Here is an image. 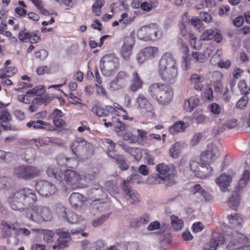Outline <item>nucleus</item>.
<instances>
[{"label": "nucleus", "instance_id": "obj_1", "mask_svg": "<svg viewBox=\"0 0 250 250\" xmlns=\"http://www.w3.org/2000/svg\"><path fill=\"white\" fill-rule=\"evenodd\" d=\"M37 200L35 190L28 188L11 193L8 198L12 209L26 211V217L30 221L39 224L51 221L53 215L49 208L39 205L33 206Z\"/></svg>", "mask_w": 250, "mask_h": 250}, {"label": "nucleus", "instance_id": "obj_2", "mask_svg": "<svg viewBox=\"0 0 250 250\" xmlns=\"http://www.w3.org/2000/svg\"><path fill=\"white\" fill-rule=\"evenodd\" d=\"M159 173L154 174L148 178V182L150 184H165L167 187L176 184L175 178L177 175V170L173 164L161 163L156 167Z\"/></svg>", "mask_w": 250, "mask_h": 250}, {"label": "nucleus", "instance_id": "obj_3", "mask_svg": "<svg viewBox=\"0 0 250 250\" xmlns=\"http://www.w3.org/2000/svg\"><path fill=\"white\" fill-rule=\"evenodd\" d=\"M149 95L162 104H167L172 99L171 88L166 84L155 83L150 84L148 89Z\"/></svg>", "mask_w": 250, "mask_h": 250}, {"label": "nucleus", "instance_id": "obj_4", "mask_svg": "<svg viewBox=\"0 0 250 250\" xmlns=\"http://www.w3.org/2000/svg\"><path fill=\"white\" fill-rule=\"evenodd\" d=\"M226 235L233 238L227 246L228 250H250V235L246 236L238 232L226 231Z\"/></svg>", "mask_w": 250, "mask_h": 250}, {"label": "nucleus", "instance_id": "obj_5", "mask_svg": "<svg viewBox=\"0 0 250 250\" xmlns=\"http://www.w3.org/2000/svg\"><path fill=\"white\" fill-rule=\"evenodd\" d=\"M118 65V59L114 55H107L101 59L100 68L103 75L109 77L114 73Z\"/></svg>", "mask_w": 250, "mask_h": 250}, {"label": "nucleus", "instance_id": "obj_6", "mask_svg": "<svg viewBox=\"0 0 250 250\" xmlns=\"http://www.w3.org/2000/svg\"><path fill=\"white\" fill-rule=\"evenodd\" d=\"M0 226L2 236L3 238H7V244L17 245L19 243L17 237L18 223H11L3 221Z\"/></svg>", "mask_w": 250, "mask_h": 250}, {"label": "nucleus", "instance_id": "obj_7", "mask_svg": "<svg viewBox=\"0 0 250 250\" xmlns=\"http://www.w3.org/2000/svg\"><path fill=\"white\" fill-rule=\"evenodd\" d=\"M13 173L18 178L28 180L38 176L40 174V171L36 167L24 165L15 167Z\"/></svg>", "mask_w": 250, "mask_h": 250}, {"label": "nucleus", "instance_id": "obj_8", "mask_svg": "<svg viewBox=\"0 0 250 250\" xmlns=\"http://www.w3.org/2000/svg\"><path fill=\"white\" fill-rule=\"evenodd\" d=\"M91 144L82 138H77L70 146L73 153L78 158L84 157L87 158L90 157V156L86 155L84 152L88 149H91Z\"/></svg>", "mask_w": 250, "mask_h": 250}, {"label": "nucleus", "instance_id": "obj_9", "mask_svg": "<svg viewBox=\"0 0 250 250\" xmlns=\"http://www.w3.org/2000/svg\"><path fill=\"white\" fill-rule=\"evenodd\" d=\"M62 176L64 181L71 188L76 189L83 187L82 177L75 171L67 170L62 173Z\"/></svg>", "mask_w": 250, "mask_h": 250}, {"label": "nucleus", "instance_id": "obj_10", "mask_svg": "<svg viewBox=\"0 0 250 250\" xmlns=\"http://www.w3.org/2000/svg\"><path fill=\"white\" fill-rule=\"evenodd\" d=\"M35 189L40 195L45 197L53 195L57 191L56 187L53 184L44 180L37 181Z\"/></svg>", "mask_w": 250, "mask_h": 250}, {"label": "nucleus", "instance_id": "obj_11", "mask_svg": "<svg viewBox=\"0 0 250 250\" xmlns=\"http://www.w3.org/2000/svg\"><path fill=\"white\" fill-rule=\"evenodd\" d=\"M157 29L154 23L144 25L138 31L137 37L142 40H151L158 36Z\"/></svg>", "mask_w": 250, "mask_h": 250}, {"label": "nucleus", "instance_id": "obj_12", "mask_svg": "<svg viewBox=\"0 0 250 250\" xmlns=\"http://www.w3.org/2000/svg\"><path fill=\"white\" fill-rule=\"evenodd\" d=\"M55 232L60 236L52 248L54 250H63L68 245V243L70 240V233L68 231H64L63 229H57Z\"/></svg>", "mask_w": 250, "mask_h": 250}, {"label": "nucleus", "instance_id": "obj_13", "mask_svg": "<svg viewBox=\"0 0 250 250\" xmlns=\"http://www.w3.org/2000/svg\"><path fill=\"white\" fill-rule=\"evenodd\" d=\"M134 44L135 41L132 37L130 36L124 38L121 53L125 61L129 60Z\"/></svg>", "mask_w": 250, "mask_h": 250}, {"label": "nucleus", "instance_id": "obj_14", "mask_svg": "<svg viewBox=\"0 0 250 250\" xmlns=\"http://www.w3.org/2000/svg\"><path fill=\"white\" fill-rule=\"evenodd\" d=\"M176 64L175 60L170 53H165L160 61L159 71L177 69Z\"/></svg>", "mask_w": 250, "mask_h": 250}, {"label": "nucleus", "instance_id": "obj_15", "mask_svg": "<svg viewBox=\"0 0 250 250\" xmlns=\"http://www.w3.org/2000/svg\"><path fill=\"white\" fill-rule=\"evenodd\" d=\"M129 78V76L125 71H120L109 84L110 88L112 90H116L122 88Z\"/></svg>", "mask_w": 250, "mask_h": 250}, {"label": "nucleus", "instance_id": "obj_16", "mask_svg": "<svg viewBox=\"0 0 250 250\" xmlns=\"http://www.w3.org/2000/svg\"><path fill=\"white\" fill-rule=\"evenodd\" d=\"M218 153L217 148H214L210 144L208 146L207 149L201 154L200 159L203 163H211L218 158Z\"/></svg>", "mask_w": 250, "mask_h": 250}, {"label": "nucleus", "instance_id": "obj_17", "mask_svg": "<svg viewBox=\"0 0 250 250\" xmlns=\"http://www.w3.org/2000/svg\"><path fill=\"white\" fill-rule=\"evenodd\" d=\"M228 218L229 222L230 228L229 232H237V231L241 229L243 227V224L244 223V220L242 216L238 213H235L234 215L230 214L228 216Z\"/></svg>", "mask_w": 250, "mask_h": 250}, {"label": "nucleus", "instance_id": "obj_18", "mask_svg": "<svg viewBox=\"0 0 250 250\" xmlns=\"http://www.w3.org/2000/svg\"><path fill=\"white\" fill-rule=\"evenodd\" d=\"M159 74L161 79L166 83L173 84L177 80L178 77V69H171L159 71Z\"/></svg>", "mask_w": 250, "mask_h": 250}, {"label": "nucleus", "instance_id": "obj_19", "mask_svg": "<svg viewBox=\"0 0 250 250\" xmlns=\"http://www.w3.org/2000/svg\"><path fill=\"white\" fill-rule=\"evenodd\" d=\"M231 181V177L229 175H227L225 174H222L218 177L215 182L220 187L222 191L225 192L227 190V188Z\"/></svg>", "mask_w": 250, "mask_h": 250}, {"label": "nucleus", "instance_id": "obj_20", "mask_svg": "<svg viewBox=\"0 0 250 250\" xmlns=\"http://www.w3.org/2000/svg\"><path fill=\"white\" fill-rule=\"evenodd\" d=\"M213 169L208 164H205L202 163L200 166V169L197 174H194L195 175L200 178L204 179L210 176Z\"/></svg>", "mask_w": 250, "mask_h": 250}, {"label": "nucleus", "instance_id": "obj_21", "mask_svg": "<svg viewBox=\"0 0 250 250\" xmlns=\"http://www.w3.org/2000/svg\"><path fill=\"white\" fill-rule=\"evenodd\" d=\"M83 196L79 193L74 192L69 197V201L71 206L74 208L81 207L83 201Z\"/></svg>", "mask_w": 250, "mask_h": 250}, {"label": "nucleus", "instance_id": "obj_22", "mask_svg": "<svg viewBox=\"0 0 250 250\" xmlns=\"http://www.w3.org/2000/svg\"><path fill=\"white\" fill-rule=\"evenodd\" d=\"M200 103V100L197 98L191 97L189 99L185 101L184 108L187 112H191L193 109L198 106Z\"/></svg>", "mask_w": 250, "mask_h": 250}, {"label": "nucleus", "instance_id": "obj_23", "mask_svg": "<svg viewBox=\"0 0 250 250\" xmlns=\"http://www.w3.org/2000/svg\"><path fill=\"white\" fill-rule=\"evenodd\" d=\"M136 102L141 108H144L147 112H150L152 110V105L147 101L143 95H139L136 99Z\"/></svg>", "mask_w": 250, "mask_h": 250}, {"label": "nucleus", "instance_id": "obj_24", "mask_svg": "<svg viewBox=\"0 0 250 250\" xmlns=\"http://www.w3.org/2000/svg\"><path fill=\"white\" fill-rule=\"evenodd\" d=\"M46 173L48 176L61 181L62 179V173L61 170L54 166L49 167L46 170Z\"/></svg>", "mask_w": 250, "mask_h": 250}, {"label": "nucleus", "instance_id": "obj_25", "mask_svg": "<svg viewBox=\"0 0 250 250\" xmlns=\"http://www.w3.org/2000/svg\"><path fill=\"white\" fill-rule=\"evenodd\" d=\"M240 197L237 192L232 193L231 196L229 197L228 200L229 206L234 210H236L240 203Z\"/></svg>", "mask_w": 250, "mask_h": 250}, {"label": "nucleus", "instance_id": "obj_26", "mask_svg": "<svg viewBox=\"0 0 250 250\" xmlns=\"http://www.w3.org/2000/svg\"><path fill=\"white\" fill-rule=\"evenodd\" d=\"M57 163L61 166L73 168V162L74 160L73 158H68L63 155H60L57 158Z\"/></svg>", "mask_w": 250, "mask_h": 250}, {"label": "nucleus", "instance_id": "obj_27", "mask_svg": "<svg viewBox=\"0 0 250 250\" xmlns=\"http://www.w3.org/2000/svg\"><path fill=\"white\" fill-rule=\"evenodd\" d=\"M142 84L143 82L140 79L138 74L137 72H134L132 75V83L130 86L131 90L135 92L141 87Z\"/></svg>", "mask_w": 250, "mask_h": 250}, {"label": "nucleus", "instance_id": "obj_28", "mask_svg": "<svg viewBox=\"0 0 250 250\" xmlns=\"http://www.w3.org/2000/svg\"><path fill=\"white\" fill-rule=\"evenodd\" d=\"M225 242L224 237L223 235H219L217 238H214L211 240L207 248V250H216V248L219 245L224 244Z\"/></svg>", "mask_w": 250, "mask_h": 250}, {"label": "nucleus", "instance_id": "obj_29", "mask_svg": "<svg viewBox=\"0 0 250 250\" xmlns=\"http://www.w3.org/2000/svg\"><path fill=\"white\" fill-rule=\"evenodd\" d=\"M187 126L183 121H177L174 125L170 126L169 131L171 134H174L177 132L183 131Z\"/></svg>", "mask_w": 250, "mask_h": 250}, {"label": "nucleus", "instance_id": "obj_30", "mask_svg": "<svg viewBox=\"0 0 250 250\" xmlns=\"http://www.w3.org/2000/svg\"><path fill=\"white\" fill-rule=\"evenodd\" d=\"M83 220V217L74 212L69 211L67 214V218L64 221L69 222L70 223H77Z\"/></svg>", "mask_w": 250, "mask_h": 250}, {"label": "nucleus", "instance_id": "obj_31", "mask_svg": "<svg viewBox=\"0 0 250 250\" xmlns=\"http://www.w3.org/2000/svg\"><path fill=\"white\" fill-rule=\"evenodd\" d=\"M26 125L28 127L33 126L34 129L47 128V124L42 120L31 121L27 123Z\"/></svg>", "mask_w": 250, "mask_h": 250}, {"label": "nucleus", "instance_id": "obj_32", "mask_svg": "<svg viewBox=\"0 0 250 250\" xmlns=\"http://www.w3.org/2000/svg\"><path fill=\"white\" fill-rule=\"evenodd\" d=\"M127 201L130 204L136 205L140 202V197L137 192L133 191L125 195Z\"/></svg>", "mask_w": 250, "mask_h": 250}, {"label": "nucleus", "instance_id": "obj_33", "mask_svg": "<svg viewBox=\"0 0 250 250\" xmlns=\"http://www.w3.org/2000/svg\"><path fill=\"white\" fill-rule=\"evenodd\" d=\"M56 212L59 218L63 221L66 219L68 212H66L65 208L62 204H56Z\"/></svg>", "mask_w": 250, "mask_h": 250}, {"label": "nucleus", "instance_id": "obj_34", "mask_svg": "<svg viewBox=\"0 0 250 250\" xmlns=\"http://www.w3.org/2000/svg\"><path fill=\"white\" fill-rule=\"evenodd\" d=\"M182 146L180 143L177 142L174 144L169 149L170 156L174 158L178 157L180 153Z\"/></svg>", "mask_w": 250, "mask_h": 250}, {"label": "nucleus", "instance_id": "obj_35", "mask_svg": "<svg viewBox=\"0 0 250 250\" xmlns=\"http://www.w3.org/2000/svg\"><path fill=\"white\" fill-rule=\"evenodd\" d=\"M105 188L111 194L118 192L117 183L115 181H108L106 182L105 184Z\"/></svg>", "mask_w": 250, "mask_h": 250}, {"label": "nucleus", "instance_id": "obj_36", "mask_svg": "<svg viewBox=\"0 0 250 250\" xmlns=\"http://www.w3.org/2000/svg\"><path fill=\"white\" fill-rule=\"evenodd\" d=\"M171 225L176 230L181 229L183 226V221L178 217L174 215L171 216Z\"/></svg>", "mask_w": 250, "mask_h": 250}, {"label": "nucleus", "instance_id": "obj_37", "mask_svg": "<svg viewBox=\"0 0 250 250\" xmlns=\"http://www.w3.org/2000/svg\"><path fill=\"white\" fill-rule=\"evenodd\" d=\"M250 179V173L248 170H245L242 175V178L238 182L239 188H243L248 184Z\"/></svg>", "mask_w": 250, "mask_h": 250}, {"label": "nucleus", "instance_id": "obj_38", "mask_svg": "<svg viewBox=\"0 0 250 250\" xmlns=\"http://www.w3.org/2000/svg\"><path fill=\"white\" fill-rule=\"evenodd\" d=\"M142 50L148 59L154 57L158 52L157 48L152 46L146 47Z\"/></svg>", "mask_w": 250, "mask_h": 250}, {"label": "nucleus", "instance_id": "obj_39", "mask_svg": "<svg viewBox=\"0 0 250 250\" xmlns=\"http://www.w3.org/2000/svg\"><path fill=\"white\" fill-rule=\"evenodd\" d=\"M193 120L195 121L197 124H203L206 121V116L201 112L196 111L193 113Z\"/></svg>", "mask_w": 250, "mask_h": 250}, {"label": "nucleus", "instance_id": "obj_40", "mask_svg": "<svg viewBox=\"0 0 250 250\" xmlns=\"http://www.w3.org/2000/svg\"><path fill=\"white\" fill-rule=\"evenodd\" d=\"M192 25L195 27L199 31H202L204 29V24L200 19L196 17H192L190 20Z\"/></svg>", "mask_w": 250, "mask_h": 250}, {"label": "nucleus", "instance_id": "obj_41", "mask_svg": "<svg viewBox=\"0 0 250 250\" xmlns=\"http://www.w3.org/2000/svg\"><path fill=\"white\" fill-rule=\"evenodd\" d=\"M115 160L119 168L122 170H126L128 168V166L122 155L116 156L115 157Z\"/></svg>", "mask_w": 250, "mask_h": 250}, {"label": "nucleus", "instance_id": "obj_42", "mask_svg": "<svg viewBox=\"0 0 250 250\" xmlns=\"http://www.w3.org/2000/svg\"><path fill=\"white\" fill-rule=\"evenodd\" d=\"M190 80L194 84V88L198 90H201L203 85L201 83L200 76L196 74H194L191 76Z\"/></svg>", "mask_w": 250, "mask_h": 250}, {"label": "nucleus", "instance_id": "obj_43", "mask_svg": "<svg viewBox=\"0 0 250 250\" xmlns=\"http://www.w3.org/2000/svg\"><path fill=\"white\" fill-rule=\"evenodd\" d=\"M104 1L103 0H97L92 6V11L97 16H99L101 13V8L104 5Z\"/></svg>", "mask_w": 250, "mask_h": 250}, {"label": "nucleus", "instance_id": "obj_44", "mask_svg": "<svg viewBox=\"0 0 250 250\" xmlns=\"http://www.w3.org/2000/svg\"><path fill=\"white\" fill-rule=\"evenodd\" d=\"M11 120L8 111L5 108H0V120L3 123H7Z\"/></svg>", "mask_w": 250, "mask_h": 250}, {"label": "nucleus", "instance_id": "obj_45", "mask_svg": "<svg viewBox=\"0 0 250 250\" xmlns=\"http://www.w3.org/2000/svg\"><path fill=\"white\" fill-rule=\"evenodd\" d=\"M214 31L213 29H209L205 31L201 36V39L203 41L210 40L214 38Z\"/></svg>", "mask_w": 250, "mask_h": 250}, {"label": "nucleus", "instance_id": "obj_46", "mask_svg": "<svg viewBox=\"0 0 250 250\" xmlns=\"http://www.w3.org/2000/svg\"><path fill=\"white\" fill-rule=\"evenodd\" d=\"M192 56L197 62H204L206 60V54L203 52H193Z\"/></svg>", "mask_w": 250, "mask_h": 250}, {"label": "nucleus", "instance_id": "obj_47", "mask_svg": "<svg viewBox=\"0 0 250 250\" xmlns=\"http://www.w3.org/2000/svg\"><path fill=\"white\" fill-rule=\"evenodd\" d=\"M31 38V32H28L25 29L20 32L18 35V38L22 42H26L27 40H29Z\"/></svg>", "mask_w": 250, "mask_h": 250}, {"label": "nucleus", "instance_id": "obj_48", "mask_svg": "<svg viewBox=\"0 0 250 250\" xmlns=\"http://www.w3.org/2000/svg\"><path fill=\"white\" fill-rule=\"evenodd\" d=\"M52 98L49 97L48 96H45L44 97L41 98H36L34 99L33 101L35 102V104L38 105V106L42 104H45L46 105L49 102L52 100Z\"/></svg>", "mask_w": 250, "mask_h": 250}, {"label": "nucleus", "instance_id": "obj_49", "mask_svg": "<svg viewBox=\"0 0 250 250\" xmlns=\"http://www.w3.org/2000/svg\"><path fill=\"white\" fill-rule=\"evenodd\" d=\"M239 87L241 93L247 96L250 92V88L247 86L246 82L245 81H241L239 83Z\"/></svg>", "mask_w": 250, "mask_h": 250}, {"label": "nucleus", "instance_id": "obj_50", "mask_svg": "<svg viewBox=\"0 0 250 250\" xmlns=\"http://www.w3.org/2000/svg\"><path fill=\"white\" fill-rule=\"evenodd\" d=\"M48 55V51L45 49H40L35 52V57L40 60H45Z\"/></svg>", "mask_w": 250, "mask_h": 250}, {"label": "nucleus", "instance_id": "obj_51", "mask_svg": "<svg viewBox=\"0 0 250 250\" xmlns=\"http://www.w3.org/2000/svg\"><path fill=\"white\" fill-rule=\"evenodd\" d=\"M113 119L117 122L115 123V130L116 132H120L124 130L125 129V125L121 121H119L118 119L115 117Z\"/></svg>", "mask_w": 250, "mask_h": 250}, {"label": "nucleus", "instance_id": "obj_52", "mask_svg": "<svg viewBox=\"0 0 250 250\" xmlns=\"http://www.w3.org/2000/svg\"><path fill=\"white\" fill-rule=\"evenodd\" d=\"M32 2L34 4V5L38 8V9L40 10V12L44 15H49V12L43 9L42 7V4L41 0H31Z\"/></svg>", "mask_w": 250, "mask_h": 250}, {"label": "nucleus", "instance_id": "obj_53", "mask_svg": "<svg viewBox=\"0 0 250 250\" xmlns=\"http://www.w3.org/2000/svg\"><path fill=\"white\" fill-rule=\"evenodd\" d=\"M123 138L125 140H129L132 143H135L138 141V137L131 132H127L125 133L123 135Z\"/></svg>", "mask_w": 250, "mask_h": 250}, {"label": "nucleus", "instance_id": "obj_54", "mask_svg": "<svg viewBox=\"0 0 250 250\" xmlns=\"http://www.w3.org/2000/svg\"><path fill=\"white\" fill-rule=\"evenodd\" d=\"M201 165L198 161L192 160L189 162V167L191 171L195 174H197L200 169Z\"/></svg>", "mask_w": 250, "mask_h": 250}, {"label": "nucleus", "instance_id": "obj_55", "mask_svg": "<svg viewBox=\"0 0 250 250\" xmlns=\"http://www.w3.org/2000/svg\"><path fill=\"white\" fill-rule=\"evenodd\" d=\"M130 183L131 182L129 181L128 179H127L126 181L125 180L123 182L122 189L125 195L134 191L131 188V187L130 186Z\"/></svg>", "mask_w": 250, "mask_h": 250}, {"label": "nucleus", "instance_id": "obj_56", "mask_svg": "<svg viewBox=\"0 0 250 250\" xmlns=\"http://www.w3.org/2000/svg\"><path fill=\"white\" fill-rule=\"evenodd\" d=\"M248 97L246 95L243 96L236 103V107L243 109L247 104L248 101Z\"/></svg>", "mask_w": 250, "mask_h": 250}, {"label": "nucleus", "instance_id": "obj_57", "mask_svg": "<svg viewBox=\"0 0 250 250\" xmlns=\"http://www.w3.org/2000/svg\"><path fill=\"white\" fill-rule=\"evenodd\" d=\"M11 156V153L0 150V162L2 161L5 162H8L10 161Z\"/></svg>", "mask_w": 250, "mask_h": 250}, {"label": "nucleus", "instance_id": "obj_58", "mask_svg": "<svg viewBox=\"0 0 250 250\" xmlns=\"http://www.w3.org/2000/svg\"><path fill=\"white\" fill-rule=\"evenodd\" d=\"M92 111L97 116L100 117H105L107 116L105 108L96 107L92 109Z\"/></svg>", "mask_w": 250, "mask_h": 250}, {"label": "nucleus", "instance_id": "obj_59", "mask_svg": "<svg viewBox=\"0 0 250 250\" xmlns=\"http://www.w3.org/2000/svg\"><path fill=\"white\" fill-rule=\"evenodd\" d=\"M199 17L202 20L207 23H209L212 21V16L207 12H200Z\"/></svg>", "mask_w": 250, "mask_h": 250}, {"label": "nucleus", "instance_id": "obj_60", "mask_svg": "<svg viewBox=\"0 0 250 250\" xmlns=\"http://www.w3.org/2000/svg\"><path fill=\"white\" fill-rule=\"evenodd\" d=\"M178 43L180 47L181 51L186 55L189 52V48L188 45L183 41L182 39L179 38L178 40Z\"/></svg>", "mask_w": 250, "mask_h": 250}, {"label": "nucleus", "instance_id": "obj_61", "mask_svg": "<svg viewBox=\"0 0 250 250\" xmlns=\"http://www.w3.org/2000/svg\"><path fill=\"white\" fill-rule=\"evenodd\" d=\"M41 40V37L38 31L31 32V38H29V42L31 43L39 42Z\"/></svg>", "mask_w": 250, "mask_h": 250}, {"label": "nucleus", "instance_id": "obj_62", "mask_svg": "<svg viewBox=\"0 0 250 250\" xmlns=\"http://www.w3.org/2000/svg\"><path fill=\"white\" fill-rule=\"evenodd\" d=\"M179 28L181 35L185 39H187L188 37V32L186 29V25L182 22L179 24Z\"/></svg>", "mask_w": 250, "mask_h": 250}, {"label": "nucleus", "instance_id": "obj_63", "mask_svg": "<svg viewBox=\"0 0 250 250\" xmlns=\"http://www.w3.org/2000/svg\"><path fill=\"white\" fill-rule=\"evenodd\" d=\"M108 217V215H103L100 218L95 219L92 222L93 226L94 227H97L101 225Z\"/></svg>", "mask_w": 250, "mask_h": 250}, {"label": "nucleus", "instance_id": "obj_64", "mask_svg": "<svg viewBox=\"0 0 250 250\" xmlns=\"http://www.w3.org/2000/svg\"><path fill=\"white\" fill-rule=\"evenodd\" d=\"M227 129V128L225 125V124H224L221 125H218L217 126L213 128L212 131L213 134L216 135L223 132V131H224V130H225Z\"/></svg>", "mask_w": 250, "mask_h": 250}]
</instances>
